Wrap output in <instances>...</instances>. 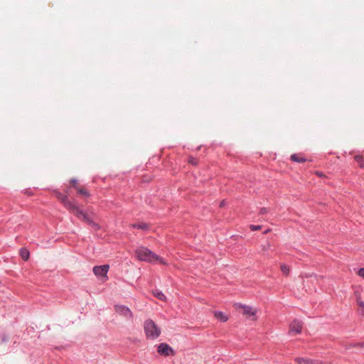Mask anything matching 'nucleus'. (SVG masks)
I'll return each instance as SVG.
<instances>
[{
	"label": "nucleus",
	"instance_id": "obj_1",
	"mask_svg": "<svg viewBox=\"0 0 364 364\" xmlns=\"http://www.w3.org/2000/svg\"><path fill=\"white\" fill-rule=\"evenodd\" d=\"M65 208L71 211L77 218L89 225L92 228L97 230L100 228L99 224L95 223L85 212L80 209L75 203L65 202Z\"/></svg>",
	"mask_w": 364,
	"mask_h": 364
},
{
	"label": "nucleus",
	"instance_id": "obj_2",
	"mask_svg": "<svg viewBox=\"0 0 364 364\" xmlns=\"http://www.w3.org/2000/svg\"><path fill=\"white\" fill-rule=\"evenodd\" d=\"M135 253L137 258L141 261H145L148 262L158 261L161 264H166V262L162 258L154 254L146 247H140L136 250Z\"/></svg>",
	"mask_w": 364,
	"mask_h": 364
},
{
	"label": "nucleus",
	"instance_id": "obj_3",
	"mask_svg": "<svg viewBox=\"0 0 364 364\" xmlns=\"http://www.w3.org/2000/svg\"><path fill=\"white\" fill-rule=\"evenodd\" d=\"M144 330L148 339H156L161 334L160 328L151 319H147L144 321Z\"/></svg>",
	"mask_w": 364,
	"mask_h": 364
},
{
	"label": "nucleus",
	"instance_id": "obj_4",
	"mask_svg": "<svg viewBox=\"0 0 364 364\" xmlns=\"http://www.w3.org/2000/svg\"><path fill=\"white\" fill-rule=\"evenodd\" d=\"M234 308L237 311H240L243 316H246L251 321H257V309H254L253 307L242 304L241 303H236L234 304Z\"/></svg>",
	"mask_w": 364,
	"mask_h": 364
},
{
	"label": "nucleus",
	"instance_id": "obj_5",
	"mask_svg": "<svg viewBox=\"0 0 364 364\" xmlns=\"http://www.w3.org/2000/svg\"><path fill=\"white\" fill-rule=\"evenodd\" d=\"M114 310L119 316H124L126 318L130 319L132 318V312L125 306L116 305L114 306Z\"/></svg>",
	"mask_w": 364,
	"mask_h": 364
},
{
	"label": "nucleus",
	"instance_id": "obj_6",
	"mask_svg": "<svg viewBox=\"0 0 364 364\" xmlns=\"http://www.w3.org/2000/svg\"><path fill=\"white\" fill-rule=\"evenodd\" d=\"M157 351L160 355L164 356L175 354L174 350L168 344L164 343L158 346Z\"/></svg>",
	"mask_w": 364,
	"mask_h": 364
},
{
	"label": "nucleus",
	"instance_id": "obj_7",
	"mask_svg": "<svg viewBox=\"0 0 364 364\" xmlns=\"http://www.w3.org/2000/svg\"><path fill=\"white\" fill-rule=\"evenodd\" d=\"M302 330V323L300 321L294 320L289 325L290 334H299Z\"/></svg>",
	"mask_w": 364,
	"mask_h": 364
},
{
	"label": "nucleus",
	"instance_id": "obj_8",
	"mask_svg": "<svg viewBox=\"0 0 364 364\" xmlns=\"http://www.w3.org/2000/svg\"><path fill=\"white\" fill-rule=\"evenodd\" d=\"M109 265L105 264L102 266H96L93 268L94 274L97 277H107V273L109 270Z\"/></svg>",
	"mask_w": 364,
	"mask_h": 364
},
{
	"label": "nucleus",
	"instance_id": "obj_9",
	"mask_svg": "<svg viewBox=\"0 0 364 364\" xmlns=\"http://www.w3.org/2000/svg\"><path fill=\"white\" fill-rule=\"evenodd\" d=\"M215 317L220 321L225 322L229 319V316L222 311H214Z\"/></svg>",
	"mask_w": 364,
	"mask_h": 364
},
{
	"label": "nucleus",
	"instance_id": "obj_10",
	"mask_svg": "<svg viewBox=\"0 0 364 364\" xmlns=\"http://www.w3.org/2000/svg\"><path fill=\"white\" fill-rule=\"evenodd\" d=\"M291 159L298 163H304L306 161V159L302 155L296 154H292L291 156Z\"/></svg>",
	"mask_w": 364,
	"mask_h": 364
},
{
	"label": "nucleus",
	"instance_id": "obj_11",
	"mask_svg": "<svg viewBox=\"0 0 364 364\" xmlns=\"http://www.w3.org/2000/svg\"><path fill=\"white\" fill-rule=\"evenodd\" d=\"M357 304L359 306L360 313L364 316V301L361 299V297L357 296Z\"/></svg>",
	"mask_w": 364,
	"mask_h": 364
},
{
	"label": "nucleus",
	"instance_id": "obj_12",
	"mask_svg": "<svg viewBox=\"0 0 364 364\" xmlns=\"http://www.w3.org/2000/svg\"><path fill=\"white\" fill-rule=\"evenodd\" d=\"M298 364H313L314 361L309 359L304 358H296L295 359Z\"/></svg>",
	"mask_w": 364,
	"mask_h": 364
},
{
	"label": "nucleus",
	"instance_id": "obj_13",
	"mask_svg": "<svg viewBox=\"0 0 364 364\" xmlns=\"http://www.w3.org/2000/svg\"><path fill=\"white\" fill-rule=\"evenodd\" d=\"M75 188L77 190V191L81 194L82 196H86V197H89L90 196V193H88V191L85 189L84 188H82V187H80L78 186H75Z\"/></svg>",
	"mask_w": 364,
	"mask_h": 364
},
{
	"label": "nucleus",
	"instance_id": "obj_14",
	"mask_svg": "<svg viewBox=\"0 0 364 364\" xmlns=\"http://www.w3.org/2000/svg\"><path fill=\"white\" fill-rule=\"evenodd\" d=\"M20 255L21 258L25 261L28 260L29 258V252L26 249H21L20 251Z\"/></svg>",
	"mask_w": 364,
	"mask_h": 364
},
{
	"label": "nucleus",
	"instance_id": "obj_15",
	"mask_svg": "<svg viewBox=\"0 0 364 364\" xmlns=\"http://www.w3.org/2000/svg\"><path fill=\"white\" fill-rule=\"evenodd\" d=\"M57 198H58V200H60L62 202V203L64 205L65 207V201H68V203H72L71 201H70L68 200V196H64L61 193H57Z\"/></svg>",
	"mask_w": 364,
	"mask_h": 364
},
{
	"label": "nucleus",
	"instance_id": "obj_16",
	"mask_svg": "<svg viewBox=\"0 0 364 364\" xmlns=\"http://www.w3.org/2000/svg\"><path fill=\"white\" fill-rule=\"evenodd\" d=\"M355 160L358 164V165L360 168H364V161H363V156H360V155L355 156Z\"/></svg>",
	"mask_w": 364,
	"mask_h": 364
},
{
	"label": "nucleus",
	"instance_id": "obj_17",
	"mask_svg": "<svg viewBox=\"0 0 364 364\" xmlns=\"http://www.w3.org/2000/svg\"><path fill=\"white\" fill-rule=\"evenodd\" d=\"M154 295L158 298L159 299L161 300V301H165L166 300V296L161 291H159V290H156L154 291Z\"/></svg>",
	"mask_w": 364,
	"mask_h": 364
},
{
	"label": "nucleus",
	"instance_id": "obj_18",
	"mask_svg": "<svg viewBox=\"0 0 364 364\" xmlns=\"http://www.w3.org/2000/svg\"><path fill=\"white\" fill-rule=\"evenodd\" d=\"M131 226L141 230H146L148 228V225L144 223H141L139 224H132Z\"/></svg>",
	"mask_w": 364,
	"mask_h": 364
},
{
	"label": "nucleus",
	"instance_id": "obj_19",
	"mask_svg": "<svg viewBox=\"0 0 364 364\" xmlns=\"http://www.w3.org/2000/svg\"><path fill=\"white\" fill-rule=\"evenodd\" d=\"M280 269H281L282 272L284 274L288 275L289 274L290 269L287 265L283 264L281 265Z\"/></svg>",
	"mask_w": 364,
	"mask_h": 364
},
{
	"label": "nucleus",
	"instance_id": "obj_20",
	"mask_svg": "<svg viewBox=\"0 0 364 364\" xmlns=\"http://www.w3.org/2000/svg\"><path fill=\"white\" fill-rule=\"evenodd\" d=\"M250 229L252 231L259 230L262 229V226L261 225H250Z\"/></svg>",
	"mask_w": 364,
	"mask_h": 364
},
{
	"label": "nucleus",
	"instance_id": "obj_21",
	"mask_svg": "<svg viewBox=\"0 0 364 364\" xmlns=\"http://www.w3.org/2000/svg\"><path fill=\"white\" fill-rule=\"evenodd\" d=\"M189 163L193 164V165H196L198 164V160L196 159H194V158H191L188 161Z\"/></svg>",
	"mask_w": 364,
	"mask_h": 364
},
{
	"label": "nucleus",
	"instance_id": "obj_22",
	"mask_svg": "<svg viewBox=\"0 0 364 364\" xmlns=\"http://www.w3.org/2000/svg\"><path fill=\"white\" fill-rule=\"evenodd\" d=\"M358 275L364 278V268H360L358 272Z\"/></svg>",
	"mask_w": 364,
	"mask_h": 364
},
{
	"label": "nucleus",
	"instance_id": "obj_23",
	"mask_svg": "<svg viewBox=\"0 0 364 364\" xmlns=\"http://www.w3.org/2000/svg\"><path fill=\"white\" fill-rule=\"evenodd\" d=\"M267 211H268V210L267 208H262L259 210V214H262V215L265 214L267 213Z\"/></svg>",
	"mask_w": 364,
	"mask_h": 364
},
{
	"label": "nucleus",
	"instance_id": "obj_24",
	"mask_svg": "<svg viewBox=\"0 0 364 364\" xmlns=\"http://www.w3.org/2000/svg\"><path fill=\"white\" fill-rule=\"evenodd\" d=\"M269 247H270L269 243H267V245H264V246L262 247V249H263V250L266 251L267 250H268V249L269 248Z\"/></svg>",
	"mask_w": 364,
	"mask_h": 364
},
{
	"label": "nucleus",
	"instance_id": "obj_25",
	"mask_svg": "<svg viewBox=\"0 0 364 364\" xmlns=\"http://www.w3.org/2000/svg\"><path fill=\"white\" fill-rule=\"evenodd\" d=\"M70 183H72V185L73 186L74 188H75V186H77V181L75 179H72L70 181Z\"/></svg>",
	"mask_w": 364,
	"mask_h": 364
},
{
	"label": "nucleus",
	"instance_id": "obj_26",
	"mask_svg": "<svg viewBox=\"0 0 364 364\" xmlns=\"http://www.w3.org/2000/svg\"><path fill=\"white\" fill-rule=\"evenodd\" d=\"M355 295L356 297L357 296H360V294L359 292H358V291H355Z\"/></svg>",
	"mask_w": 364,
	"mask_h": 364
},
{
	"label": "nucleus",
	"instance_id": "obj_27",
	"mask_svg": "<svg viewBox=\"0 0 364 364\" xmlns=\"http://www.w3.org/2000/svg\"><path fill=\"white\" fill-rule=\"evenodd\" d=\"M316 174L320 177L323 176V174L320 172H316Z\"/></svg>",
	"mask_w": 364,
	"mask_h": 364
},
{
	"label": "nucleus",
	"instance_id": "obj_28",
	"mask_svg": "<svg viewBox=\"0 0 364 364\" xmlns=\"http://www.w3.org/2000/svg\"><path fill=\"white\" fill-rule=\"evenodd\" d=\"M358 346H360L363 347V346H364V343H358Z\"/></svg>",
	"mask_w": 364,
	"mask_h": 364
},
{
	"label": "nucleus",
	"instance_id": "obj_29",
	"mask_svg": "<svg viewBox=\"0 0 364 364\" xmlns=\"http://www.w3.org/2000/svg\"><path fill=\"white\" fill-rule=\"evenodd\" d=\"M224 205V201H223L221 203H220V206H223Z\"/></svg>",
	"mask_w": 364,
	"mask_h": 364
}]
</instances>
